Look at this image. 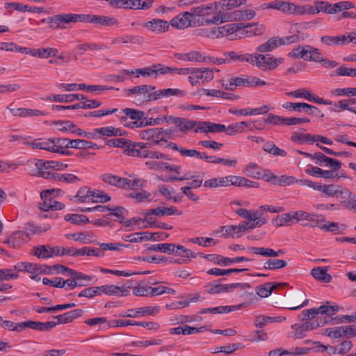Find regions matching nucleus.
<instances>
[{"mask_svg":"<svg viewBox=\"0 0 356 356\" xmlns=\"http://www.w3.org/2000/svg\"><path fill=\"white\" fill-rule=\"evenodd\" d=\"M127 154L131 156H136L144 159H167V155L159 152H153L148 149H141L135 148L134 145H131L129 149H125Z\"/></svg>","mask_w":356,"mask_h":356,"instance_id":"nucleus-11","label":"nucleus"},{"mask_svg":"<svg viewBox=\"0 0 356 356\" xmlns=\"http://www.w3.org/2000/svg\"><path fill=\"white\" fill-rule=\"evenodd\" d=\"M286 283H272L267 282L264 285L259 286L256 289V292L258 296L261 298H267L273 292V290L276 289L280 286H286Z\"/></svg>","mask_w":356,"mask_h":356,"instance_id":"nucleus-26","label":"nucleus"},{"mask_svg":"<svg viewBox=\"0 0 356 356\" xmlns=\"http://www.w3.org/2000/svg\"><path fill=\"white\" fill-rule=\"evenodd\" d=\"M10 235L13 238V248H18L29 241V234L23 231L15 232Z\"/></svg>","mask_w":356,"mask_h":356,"instance_id":"nucleus-38","label":"nucleus"},{"mask_svg":"<svg viewBox=\"0 0 356 356\" xmlns=\"http://www.w3.org/2000/svg\"><path fill=\"white\" fill-rule=\"evenodd\" d=\"M193 17H205L214 13H218V8L217 2L209 4H202L197 7H193L191 9Z\"/></svg>","mask_w":356,"mask_h":356,"instance_id":"nucleus-17","label":"nucleus"},{"mask_svg":"<svg viewBox=\"0 0 356 356\" xmlns=\"http://www.w3.org/2000/svg\"><path fill=\"white\" fill-rule=\"evenodd\" d=\"M96 132L99 133L100 137H101V136H117L122 135L120 129H116L111 126L97 128V131Z\"/></svg>","mask_w":356,"mask_h":356,"instance_id":"nucleus-52","label":"nucleus"},{"mask_svg":"<svg viewBox=\"0 0 356 356\" xmlns=\"http://www.w3.org/2000/svg\"><path fill=\"white\" fill-rule=\"evenodd\" d=\"M292 216L291 213H286L282 215L277 216L273 220V223L277 226H285L287 225L288 223L291 221Z\"/></svg>","mask_w":356,"mask_h":356,"instance_id":"nucleus-56","label":"nucleus"},{"mask_svg":"<svg viewBox=\"0 0 356 356\" xmlns=\"http://www.w3.org/2000/svg\"><path fill=\"white\" fill-rule=\"evenodd\" d=\"M140 137L143 140H146L152 143V145H159L161 142H167L164 138V131L162 128H151L143 130L140 133Z\"/></svg>","mask_w":356,"mask_h":356,"instance_id":"nucleus-7","label":"nucleus"},{"mask_svg":"<svg viewBox=\"0 0 356 356\" xmlns=\"http://www.w3.org/2000/svg\"><path fill=\"white\" fill-rule=\"evenodd\" d=\"M289 15H312V6L310 5H304V6H298L294 4L293 3H291L289 7Z\"/></svg>","mask_w":356,"mask_h":356,"instance_id":"nucleus-37","label":"nucleus"},{"mask_svg":"<svg viewBox=\"0 0 356 356\" xmlns=\"http://www.w3.org/2000/svg\"><path fill=\"white\" fill-rule=\"evenodd\" d=\"M112 214L118 218V221L126 227H129L131 225L136 224L139 221H143L140 218H132L130 220H125L124 215L127 213V211L123 207H115V209L113 211Z\"/></svg>","mask_w":356,"mask_h":356,"instance_id":"nucleus-22","label":"nucleus"},{"mask_svg":"<svg viewBox=\"0 0 356 356\" xmlns=\"http://www.w3.org/2000/svg\"><path fill=\"white\" fill-rule=\"evenodd\" d=\"M92 192L93 191H92L88 187H82L78 191L76 195L74 196V198L77 199V200L80 202H93L95 199L92 198Z\"/></svg>","mask_w":356,"mask_h":356,"instance_id":"nucleus-35","label":"nucleus"},{"mask_svg":"<svg viewBox=\"0 0 356 356\" xmlns=\"http://www.w3.org/2000/svg\"><path fill=\"white\" fill-rule=\"evenodd\" d=\"M54 146L55 148L54 153H59L65 149L72 148V140L65 138H53Z\"/></svg>","mask_w":356,"mask_h":356,"instance_id":"nucleus-39","label":"nucleus"},{"mask_svg":"<svg viewBox=\"0 0 356 356\" xmlns=\"http://www.w3.org/2000/svg\"><path fill=\"white\" fill-rule=\"evenodd\" d=\"M250 26L249 25H245L243 23H238V24H226L222 26H220L218 28H213L210 30H202V32H204L205 35L209 38H220L225 36H229L236 31H240L244 27Z\"/></svg>","mask_w":356,"mask_h":356,"instance_id":"nucleus-4","label":"nucleus"},{"mask_svg":"<svg viewBox=\"0 0 356 356\" xmlns=\"http://www.w3.org/2000/svg\"><path fill=\"white\" fill-rule=\"evenodd\" d=\"M54 191H46L41 193V197L44 199L43 202L40 204V209L44 211L62 210L65 208V205L51 197Z\"/></svg>","mask_w":356,"mask_h":356,"instance_id":"nucleus-10","label":"nucleus"},{"mask_svg":"<svg viewBox=\"0 0 356 356\" xmlns=\"http://www.w3.org/2000/svg\"><path fill=\"white\" fill-rule=\"evenodd\" d=\"M47 99L56 102H72L74 100L86 99V97L82 94L53 95L47 97Z\"/></svg>","mask_w":356,"mask_h":356,"instance_id":"nucleus-27","label":"nucleus"},{"mask_svg":"<svg viewBox=\"0 0 356 356\" xmlns=\"http://www.w3.org/2000/svg\"><path fill=\"white\" fill-rule=\"evenodd\" d=\"M159 312V309L158 307H143L138 308L137 310L135 309H129L127 313L120 314V316L121 317H131L136 318L139 314H142L143 316L145 315H151L154 316Z\"/></svg>","mask_w":356,"mask_h":356,"instance_id":"nucleus-19","label":"nucleus"},{"mask_svg":"<svg viewBox=\"0 0 356 356\" xmlns=\"http://www.w3.org/2000/svg\"><path fill=\"white\" fill-rule=\"evenodd\" d=\"M247 268H230V269H220L214 268L209 270L207 273L209 275H213L216 276L228 275L232 273H239L247 270Z\"/></svg>","mask_w":356,"mask_h":356,"instance_id":"nucleus-47","label":"nucleus"},{"mask_svg":"<svg viewBox=\"0 0 356 356\" xmlns=\"http://www.w3.org/2000/svg\"><path fill=\"white\" fill-rule=\"evenodd\" d=\"M193 73H195L199 80H202L203 82H209L211 81L213 76V71L209 68H192Z\"/></svg>","mask_w":356,"mask_h":356,"instance_id":"nucleus-36","label":"nucleus"},{"mask_svg":"<svg viewBox=\"0 0 356 356\" xmlns=\"http://www.w3.org/2000/svg\"><path fill=\"white\" fill-rule=\"evenodd\" d=\"M199 125V121L180 118V121L179 122L177 128L179 131L186 134L193 129L195 130Z\"/></svg>","mask_w":356,"mask_h":356,"instance_id":"nucleus-33","label":"nucleus"},{"mask_svg":"<svg viewBox=\"0 0 356 356\" xmlns=\"http://www.w3.org/2000/svg\"><path fill=\"white\" fill-rule=\"evenodd\" d=\"M279 45V38H271L266 43L262 44L257 47V51L259 52L264 53L271 51L276 49Z\"/></svg>","mask_w":356,"mask_h":356,"instance_id":"nucleus-42","label":"nucleus"},{"mask_svg":"<svg viewBox=\"0 0 356 356\" xmlns=\"http://www.w3.org/2000/svg\"><path fill=\"white\" fill-rule=\"evenodd\" d=\"M331 94L337 96L346 95L353 97L356 95V88H337L331 91Z\"/></svg>","mask_w":356,"mask_h":356,"instance_id":"nucleus-62","label":"nucleus"},{"mask_svg":"<svg viewBox=\"0 0 356 356\" xmlns=\"http://www.w3.org/2000/svg\"><path fill=\"white\" fill-rule=\"evenodd\" d=\"M266 85H268V83L257 76L246 75L241 77L234 76L231 78L228 83L223 84V87L228 90H234L238 86L252 88Z\"/></svg>","mask_w":356,"mask_h":356,"instance_id":"nucleus-3","label":"nucleus"},{"mask_svg":"<svg viewBox=\"0 0 356 356\" xmlns=\"http://www.w3.org/2000/svg\"><path fill=\"white\" fill-rule=\"evenodd\" d=\"M181 214V211H179L175 207H159L155 209L149 210L145 215L143 222H147L149 227H152L155 224V219L153 218V215L156 216H171V215H179Z\"/></svg>","mask_w":356,"mask_h":356,"instance_id":"nucleus-6","label":"nucleus"},{"mask_svg":"<svg viewBox=\"0 0 356 356\" xmlns=\"http://www.w3.org/2000/svg\"><path fill=\"white\" fill-rule=\"evenodd\" d=\"M193 17L191 10L190 12H183L173 17L170 20V24L177 29H184L190 26L194 27L195 24L192 22Z\"/></svg>","mask_w":356,"mask_h":356,"instance_id":"nucleus-9","label":"nucleus"},{"mask_svg":"<svg viewBox=\"0 0 356 356\" xmlns=\"http://www.w3.org/2000/svg\"><path fill=\"white\" fill-rule=\"evenodd\" d=\"M287 266V262L283 259H269L264 264L266 270H275L284 268Z\"/></svg>","mask_w":356,"mask_h":356,"instance_id":"nucleus-41","label":"nucleus"},{"mask_svg":"<svg viewBox=\"0 0 356 356\" xmlns=\"http://www.w3.org/2000/svg\"><path fill=\"white\" fill-rule=\"evenodd\" d=\"M199 127H197L195 132L202 133H221L225 132L226 127L222 124H216L211 122L199 121Z\"/></svg>","mask_w":356,"mask_h":356,"instance_id":"nucleus-18","label":"nucleus"},{"mask_svg":"<svg viewBox=\"0 0 356 356\" xmlns=\"http://www.w3.org/2000/svg\"><path fill=\"white\" fill-rule=\"evenodd\" d=\"M286 95L296 98H304L309 101L312 93L309 90L305 88H300L294 91L286 92Z\"/></svg>","mask_w":356,"mask_h":356,"instance_id":"nucleus-57","label":"nucleus"},{"mask_svg":"<svg viewBox=\"0 0 356 356\" xmlns=\"http://www.w3.org/2000/svg\"><path fill=\"white\" fill-rule=\"evenodd\" d=\"M307 220H308L309 223L305 224V227H318L320 228V226H322L321 223L325 221V218L322 215H316L315 213H309V218H308Z\"/></svg>","mask_w":356,"mask_h":356,"instance_id":"nucleus-54","label":"nucleus"},{"mask_svg":"<svg viewBox=\"0 0 356 356\" xmlns=\"http://www.w3.org/2000/svg\"><path fill=\"white\" fill-rule=\"evenodd\" d=\"M248 250L255 254H259L266 257H277L284 254V250L282 249H280L277 251H275L272 248L263 247H250L248 248Z\"/></svg>","mask_w":356,"mask_h":356,"instance_id":"nucleus-25","label":"nucleus"},{"mask_svg":"<svg viewBox=\"0 0 356 356\" xmlns=\"http://www.w3.org/2000/svg\"><path fill=\"white\" fill-rule=\"evenodd\" d=\"M174 57L179 60L185 62L208 63V58L198 51H191L187 53H175Z\"/></svg>","mask_w":356,"mask_h":356,"instance_id":"nucleus-13","label":"nucleus"},{"mask_svg":"<svg viewBox=\"0 0 356 356\" xmlns=\"http://www.w3.org/2000/svg\"><path fill=\"white\" fill-rule=\"evenodd\" d=\"M337 45H344L349 42H353L356 40V33H350L347 35H337Z\"/></svg>","mask_w":356,"mask_h":356,"instance_id":"nucleus-63","label":"nucleus"},{"mask_svg":"<svg viewBox=\"0 0 356 356\" xmlns=\"http://www.w3.org/2000/svg\"><path fill=\"white\" fill-rule=\"evenodd\" d=\"M143 42V38L134 35H120L112 38L111 44L119 45L131 44H140Z\"/></svg>","mask_w":356,"mask_h":356,"instance_id":"nucleus-21","label":"nucleus"},{"mask_svg":"<svg viewBox=\"0 0 356 356\" xmlns=\"http://www.w3.org/2000/svg\"><path fill=\"white\" fill-rule=\"evenodd\" d=\"M317 50V48L311 45H298L289 53V56L293 59H304L307 61H313V60H318Z\"/></svg>","mask_w":356,"mask_h":356,"instance_id":"nucleus-5","label":"nucleus"},{"mask_svg":"<svg viewBox=\"0 0 356 356\" xmlns=\"http://www.w3.org/2000/svg\"><path fill=\"white\" fill-rule=\"evenodd\" d=\"M154 251L163 253L172 254L175 252V244L174 243H159L153 244L147 248L146 252Z\"/></svg>","mask_w":356,"mask_h":356,"instance_id":"nucleus-34","label":"nucleus"},{"mask_svg":"<svg viewBox=\"0 0 356 356\" xmlns=\"http://www.w3.org/2000/svg\"><path fill=\"white\" fill-rule=\"evenodd\" d=\"M245 2L246 0H221L217 2L218 11L216 15H218L220 12L228 13L227 11L243 5Z\"/></svg>","mask_w":356,"mask_h":356,"instance_id":"nucleus-28","label":"nucleus"},{"mask_svg":"<svg viewBox=\"0 0 356 356\" xmlns=\"http://www.w3.org/2000/svg\"><path fill=\"white\" fill-rule=\"evenodd\" d=\"M65 220L76 225L89 222L86 216L81 214H67L65 216Z\"/></svg>","mask_w":356,"mask_h":356,"instance_id":"nucleus-55","label":"nucleus"},{"mask_svg":"<svg viewBox=\"0 0 356 356\" xmlns=\"http://www.w3.org/2000/svg\"><path fill=\"white\" fill-rule=\"evenodd\" d=\"M329 302H327L326 305H321L318 307L320 314H327V316H332L335 315L339 309V307L337 305H329Z\"/></svg>","mask_w":356,"mask_h":356,"instance_id":"nucleus-59","label":"nucleus"},{"mask_svg":"<svg viewBox=\"0 0 356 356\" xmlns=\"http://www.w3.org/2000/svg\"><path fill=\"white\" fill-rule=\"evenodd\" d=\"M327 336L334 338H341L346 336H356V328L354 325L335 327L326 330Z\"/></svg>","mask_w":356,"mask_h":356,"instance_id":"nucleus-15","label":"nucleus"},{"mask_svg":"<svg viewBox=\"0 0 356 356\" xmlns=\"http://www.w3.org/2000/svg\"><path fill=\"white\" fill-rule=\"evenodd\" d=\"M53 181L73 184L79 181V178L73 174H60L56 172Z\"/></svg>","mask_w":356,"mask_h":356,"instance_id":"nucleus-51","label":"nucleus"},{"mask_svg":"<svg viewBox=\"0 0 356 356\" xmlns=\"http://www.w3.org/2000/svg\"><path fill=\"white\" fill-rule=\"evenodd\" d=\"M155 89L154 86L144 84L127 89L126 95H134V103L137 106H141L149 102L156 101Z\"/></svg>","mask_w":356,"mask_h":356,"instance_id":"nucleus-2","label":"nucleus"},{"mask_svg":"<svg viewBox=\"0 0 356 356\" xmlns=\"http://www.w3.org/2000/svg\"><path fill=\"white\" fill-rule=\"evenodd\" d=\"M72 148L74 149H99V146L94 143L82 140L75 139L72 140Z\"/></svg>","mask_w":356,"mask_h":356,"instance_id":"nucleus-46","label":"nucleus"},{"mask_svg":"<svg viewBox=\"0 0 356 356\" xmlns=\"http://www.w3.org/2000/svg\"><path fill=\"white\" fill-rule=\"evenodd\" d=\"M101 179L106 184L116 186L120 188H127L131 183V180L127 178L121 177L109 173L104 174L101 176Z\"/></svg>","mask_w":356,"mask_h":356,"instance_id":"nucleus-16","label":"nucleus"},{"mask_svg":"<svg viewBox=\"0 0 356 356\" xmlns=\"http://www.w3.org/2000/svg\"><path fill=\"white\" fill-rule=\"evenodd\" d=\"M316 6H312V14L314 15L318 13L320 11H323L326 13L332 14L333 6L326 1H317L316 2Z\"/></svg>","mask_w":356,"mask_h":356,"instance_id":"nucleus-44","label":"nucleus"},{"mask_svg":"<svg viewBox=\"0 0 356 356\" xmlns=\"http://www.w3.org/2000/svg\"><path fill=\"white\" fill-rule=\"evenodd\" d=\"M106 295H115L118 296H127L130 292L125 287H119L115 285H107Z\"/></svg>","mask_w":356,"mask_h":356,"instance_id":"nucleus-49","label":"nucleus"},{"mask_svg":"<svg viewBox=\"0 0 356 356\" xmlns=\"http://www.w3.org/2000/svg\"><path fill=\"white\" fill-rule=\"evenodd\" d=\"M327 268L316 267L311 270V275L316 280L325 283H330L332 281V277L330 274L327 273Z\"/></svg>","mask_w":356,"mask_h":356,"instance_id":"nucleus-32","label":"nucleus"},{"mask_svg":"<svg viewBox=\"0 0 356 356\" xmlns=\"http://www.w3.org/2000/svg\"><path fill=\"white\" fill-rule=\"evenodd\" d=\"M221 231L223 232L222 236L225 238L234 237L235 234L240 233L238 225L222 226Z\"/></svg>","mask_w":356,"mask_h":356,"instance_id":"nucleus-61","label":"nucleus"},{"mask_svg":"<svg viewBox=\"0 0 356 356\" xmlns=\"http://www.w3.org/2000/svg\"><path fill=\"white\" fill-rule=\"evenodd\" d=\"M268 177L266 180L267 181H271L273 184L279 186H289L295 184L297 179L293 176L282 175L277 177L270 171L268 172Z\"/></svg>","mask_w":356,"mask_h":356,"instance_id":"nucleus-24","label":"nucleus"},{"mask_svg":"<svg viewBox=\"0 0 356 356\" xmlns=\"http://www.w3.org/2000/svg\"><path fill=\"white\" fill-rule=\"evenodd\" d=\"M250 26L244 27L242 30L245 33L246 36L259 35L264 32V26L257 23H243Z\"/></svg>","mask_w":356,"mask_h":356,"instance_id":"nucleus-40","label":"nucleus"},{"mask_svg":"<svg viewBox=\"0 0 356 356\" xmlns=\"http://www.w3.org/2000/svg\"><path fill=\"white\" fill-rule=\"evenodd\" d=\"M93 202L106 203L111 200V197L102 191L95 190L92 192Z\"/></svg>","mask_w":356,"mask_h":356,"instance_id":"nucleus-64","label":"nucleus"},{"mask_svg":"<svg viewBox=\"0 0 356 356\" xmlns=\"http://www.w3.org/2000/svg\"><path fill=\"white\" fill-rule=\"evenodd\" d=\"M268 170L261 169L257 163H250L244 169L243 173L254 179L264 178L268 177Z\"/></svg>","mask_w":356,"mask_h":356,"instance_id":"nucleus-20","label":"nucleus"},{"mask_svg":"<svg viewBox=\"0 0 356 356\" xmlns=\"http://www.w3.org/2000/svg\"><path fill=\"white\" fill-rule=\"evenodd\" d=\"M290 5V2L282 1L280 0H275L268 3H264L261 6V7L264 9L277 10L285 14L289 15Z\"/></svg>","mask_w":356,"mask_h":356,"instance_id":"nucleus-29","label":"nucleus"},{"mask_svg":"<svg viewBox=\"0 0 356 356\" xmlns=\"http://www.w3.org/2000/svg\"><path fill=\"white\" fill-rule=\"evenodd\" d=\"M242 307V305H231V306H220L213 308H206L202 309L200 311V314H204L207 313H211L213 314H224L229 313L236 309H239Z\"/></svg>","mask_w":356,"mask_h":356,"instance_id":"nucleus-30","label":"nucleus"},{"mask_svg":"<svg viewBox=\"0 0 356 356\" xmlns=\"http://www.w3.org/2000/svg\"><path fill=\"white\" fill-rule=\"evenodd\" d=\"M122 73L124 74H136V76L138 77L139 75H142L143 76H151L154 75V67L153 65L151 67H147L144 68H138L135 71H129L128 70H123Z\"/></svg>","mask_w":356,"mask_h":356,"instance_id":"nucleus-45","label":"nucleus"},{"mask_svg":"<svg viewBox=\"0 0 356 356\" xmlns=\"http://www.w3.org/2000/svg\"><path fill=\"white\" fill-rule=\"evenodd\" d=\"M175 293V291L174 289L164 286H159L157 287L149 286V296L151 297L163 293L173 294Z\"/></svg>","mask_w":356,"mask_h":356,"instance_id":"nucleus-58","label":"nucleus"},{"mask_svg":"<svg viewBox=\"0 0 356 356\" xmlns=\"http://www.w3.org/2000/svg\"><path fill=\"white\" fill-rule=\"evenodd\" d=\"M277 318H273L270 316L261 315V316H257L254 318V323L255 327L261 329L263 327H264L268 323L275 322V321Z\"/></svg>","mask_w":356,"mask_h":356,"instance_id":"nucleus-60","label":"nucleus"},{"mask_svg":"<svg viewBox=\"0 0 356 356\" xmlns=\"http://www.w3.org/2000/svg\"><path fill=\"white\" fill-rule=\"evenodd\" d=\"M36 170L32 175L46 179L54 180L56 172L53 170L49 161L38 160L35 163Z\"/></svg>","mask_w":356,"mask_h":356,"instance_id":"nucleus-8","label":"nucleus"},{"mask_svg":"<svg viewBox=\"0 0 356 356\" xmlns=\"http://www.w3.org/2000/svg\"><path fill=\"white\" fill-rule=\"evenodd\" d=\"M199 254L204 257V259H207L214 264H219V265H223V266H228L231 264L241 262V261H250V259L245 257H236L234 258H229V257H224L222 255L220 254H204L203 253H199Z\"/></svg>","mask_w":356,"mask_h":356,"instance_id":"nucleus-12","label":"nucleus"},{"mask_svg":"<svg viewBox=\"0 0 356 356\" xmlns=\"http://www.w3.org/2000/svg\"><path fill=\"white\" fill-rule=\"evenodd\" d=\"M123 113L131 120L141 121L143 119H145V113L136 109L127 108L123 110Z\"/></svg>","mask_w":356,"mask_h":356,"instance_id":"nucleus-53","label":"nucleus"},{"mask_svg":"<svg viewBox=\"0 0 356 356\" xmlns=\"http://www.w3.org/2000/svg\"><path fill=\"white\" fill-rule=\"evenodd\" d=\"M284 62L282 58H275L270 55H268L267 60L266 64L259 65L261 67V70H271L275 69L280 64Z\"/></svg>","mask_w":356,"mask_h":356,"instance_id":"nucleus-48","label":"nucleus"},{"mask_svg":"<svg viewBox=\"0 0 356 356\" xmlns=\"http://www.w3.org/2000/svg\"><path fill=\"white\" fill-rule=\"evenodd\" d=\"M143 26L149 31L161 34L169 30L170 23L168 21L161 19H152L144 23Z\"/></svg>","mask_w":356,"mask_h":356,"instance_id":"nucleus-14","label":"nucleus"},{"mask_svg":"<svg viewBox=\"0 0 356 356\" xmlns=\"http://www.w3.org/2000/svg\"><path fill=\"white\" fill-rule=\"evenodd\" d=\"M256 13L254 10L248 9L244 10H236L233 13L220 12L211 19H206L207 24H218L232 21L250 20L253 19Z\"/></svg>","mask_w":356,"mask_h":356,"instance_id":"nucleus-1","label":"nucleus"},{"mask_svg":"<svg viewBox=\"0 0 356 356\" xmlns=\"http://www.w3.org/2000/svg\"><path fill=\"white\" fill-rule=\"evenodd\" d=\"M224 56H228L233 61L248 62L250 63L253 61L252 60V54H238L235 51H229L224 53Z\"/></svg>","mask_w":356,"mask_h":356,"instance_id":"nucleus-43","label":"nucleus"},{"mask_svg":"<svg viewBox=\"0 0 356 356\" xmlns=\"http://www.w3.org/2000/svg\"><path fill=\"white\" fill-rule=\"evenodd\" d=\"M53 29L64 28V24L72 22V13L55 15L47 19Z\"/></svg>","mask_w":356,"mask_h":356,"instance_id":"nucleus-23","label":"nucleus"},{"mask_svg":"<svg viewBox=\"0 0 356 356\" xmlns=\"http://www.w3.org/2000/svg\"><path fill=\"white\" fill-rule=\"evenodd\" d=\"M131 143L132 142L131 140H127L124 138H113L108 140L106 142V144L109 147H126V149H129Z\"/></svg>","mask_w":356,"mask_h":356,"instance_id":"nucleus-50","label":"nucleus"},{"mask_svg":"<svg viewBox=\"0 0 356 356\" xmlns=\"http://www.w3.org/2000/svg\"><path fill=\"white\" fill-rule=\"evenodd\" d=\"M54 250V247L51 248L49 245H42L34 247L33 254L38 258H51L55 255Z\"/></svg>","mask_w":356,"mask_h":356,"instance_id":"nucleus-31","label":"nucleus"}]
</instances>
